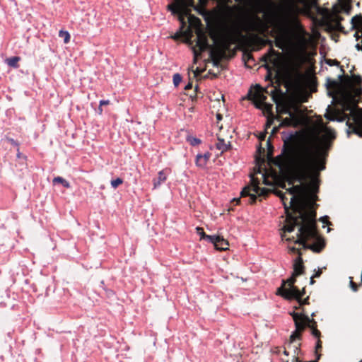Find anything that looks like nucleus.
<instances>
[{"label":"nucleus","mask_w":362,"mask_h":362,"mask_svg":"<svg viewBox=\"0 0 362 362\" xmlns=\"http://www.w3.org/2000/svg\"><path fill=\"white\" fill-rule=\"evenodd\" d=\"M293 273L292 276L286 281H282V285L277 289V294L286 299L293 298H299L300 297V291L293 284L296 282V277Z\"/></svg>","instance_id":"5"},{"label":"nucleus","mask_w":362,"mask_h":362,"mask_svg":"<svg viewBox=\"0 0 362 362\" xmlns=\"http://www.w3.org/2000/svg\"><path fill=\"white\" fill-rule=\"evenodd\" d=\"M276 131H277V129L276 128H274L273 130H272V133H274Z\"/></svg>","instance_id":"52"},{"label":"nucleus","mask_w":362,"mask_h":362,"mask_svg":"<svg viewBox=\"0 0 362 362\" xmlns=\"http://www.w3.org/2000/svg\"><path fill=\"white\" fill-rule=\"evenodd\" d=\"M304 271V266L303 264V259L300 256H298L294 262L293 264V274L294 276H298L302 274Z\"/></svg>","instance_id":"8"},{"label":"nucleus","mask_w":362,"mask_h":362,"mask_svg":"<svg viewBox=\"0 0 362 362\" xmlns=\"http://www.w3.org/2000/svg\"><path fill=\"white\" fill-rule=\"evenodd\" d=\"M59 35L64 38V42L68 43L70 40V35L67 31L60 30Z\"/></svg>","instance_id":"22"},{"label":"nucleus","mask_w":362,"mask_h":362,"mask_svg":"<svg viewBox=\"0 0 362 362\" xmlns=\"http://www.w3.org/2000/svg\"><path fill=\"white\" fill-rule=\"evenodd\" d=\"M192 87V84L191 83H189L188 84H187L185 87V90H189L191 89Z\"/></svg>","instance_id":"39"},{"label":"nucleus","mask_w":362,"mask_h":362,"mask_svg":"<svg viewBox=\"0 0 362 362\" xmlns=\"http://www.w3.org/2000/svg\"><path fill=\"white\" fill-rule=\"evenodd\" d=\"M340 30H341V32H342V31H343V28H342L341 26V28H340Z\"/></svg>","instance_id":"55"},{"label":"nucleus","mask_w":362,"mask_h":362,"mask_svg":"<svg viewBox=\"0 0 362 362\" xmlns=\"http://www.w3.org/2000/svg\"><path fill=\"white\" fill-rule=\"evenodd\" d=\"M216 147L218 150L221 151V153H223L230 148L231 144L230 142L226 143L223 139L218 137V141L216 144Z\"/></svg>","instance_id":"12"},{"label":"nucleus","mask_w":362,"mask_h":362,"mask_svg":"<svg viewBox=\"0 0 362 362\" xmlns=\"http://www.w3.org/2000/svg\"><path fill=\"white\" fill-rule=\"evenodd\" d=\"M327 83H327L328 86H331V85L332 86H337V84L334 81H330L329 80H328Z\"/></svg>","instance_id":"40"},{"label":"nucleus","mask_w":362,"mask_h":362,"mask_svg":"<svg viewBox=\"0 0 362 362\" xmlns=\"http://www.w3.org/2000/svg\"><path fill=\"white\" fill-rule=\"evenodd\" d=\"M270 78V76L268 74L267 76H266V80L269 79Z\"/></svg>","instance_id":"53"},{"label":"nucleus","mask_w":362,"mask_h":362,"mask_svg":"<svg viewBox=\"0 0 362 362\" xmlns=\"http://www.w3.org/2000/svg\"><path fill=\"white\" fill-rule=\"evenodd\" d=\"M346 5L344 3H343L342 1L341 0V6H340L341 12L342 11H345L348 12V11L346 10Z\"/></svg>","instance_id":"37"},{"label":"nucleus","mask_w":362,"mask_h":362,"mask_svg":"<svg viewBox=\"0 0 362 362\" xmlns=\"http://www.w3.org/2000/svg\"><path fill=\"white\" fill-rule=\"evenodd\" d=\"M233 201L236 202L237 204H238L240 202V198H235Z\"/></svg>","instance_id":"45"},{"label":"nucleus","mask_w":362,"mask_h":362,"mask_svg":"<svg viewBox=\"0 0 362 362\" xmlns=\"http://www.w3.org/2000/svg\"><path fill=\"white\" fill-rule=\"evenodd\" d=\"M269 192V189L266 188H261L257 185V184H255L252 186L245 187L240 192V196L243 198L249 197L247 203L252 204L255 203L257 200V195L259 197H266Z\"/></svg>","instance_id":"6"},{"label":"nucleus","mask_w":362,"mask_h":362,"mask_svg":"<svg viewBox=\"0 0 362 362\" xmlns=\"http://www.w3.org/2000/svg\"><path fill=\"white\" fill-rule=\"evenodd\" d=\"M284 354H286V355H288V353H287V351H284Z\"/></svg>","instance_id":"57"},{"label":"nucleus","mask_w":362,"mask_h":362,"mask_svg":"<svg viewBox=\"0 0 362 362\" xmlns=\"http://www.w3.org/2000/svg\"><path fill=\"white\" fill-rule=\"evenodd\" d=\"M299 190L298 186H293L288 190V195L291 196L288 202L285 193L281 191L276 193L287 212L281 238L286 241H293L302 245L304 248L315 252H320L325 246V242L316 230L315 215L306 211L301 206L298 197Z\"/></svg>","instance_id":"1"},{"label":"nucleus","mask_w":362,"mask_h":362,"mask_svg":"<svg viewBox=\"0 0 362 362\" xmlns=\"http://www.w3.org/2000/svg\"><path fill=\"white\" fill-rule=\"evenodd\" d=\"M197 46L199 47V49L203 52L209 48V45L208 42V40L204 35H199L198 40L197 42Z\"/></svg>","instance_id":"13"},{"label":"nucleus","mask_w":362,"mask_h":362,"mask_svg":"<svg viewBox=\"0 0 362 362\" xmlns=\"http://www.w3.org/2000/svg\"><path fill=\"white\" fill-rule=\"evenodd\" d=\"M209 74H213V72H211V71H209Z\"/></svg>","instance_id":"56"},{"label":"nucleus","mask_w":362,"mask_h":362,"mask_svg":"<svg viewBox=\"0 0 362 362\" xmlns=\"http://www.w3.org/2000/svg\"><path fill=\"white\" fill-rule=\"evenodd\" d=\"M248 98L253 99V100H259L260 102L256 103L255 106L257 108H260L261 105L264 103V100H266L267 98H266V96H264V95H262L261 93H252V91L250 90L249 93H248Z\"/></svg>","instance_id":"10"},{"label":"nucleus","mask_w":362,"mask_h":362,"mask_svg":"<svg viewBox=\"0 0 362 362\" xmlns=\"http://www.w3.org/2000/svg\"><path fill=\"white\" fill-rule=\"evenodd\" d=\"M325 117L330 121L339 122V111L329 105L327 106Z\"/></svg>","instance_id":"7"},{"label":"nucleus","mask_w":362,"mask_h":362,"mask_svg":"<svg viewBox=\"0 0 362 362\" xmlns=\"http://www.w3.org/2000/svg\"><path fill=\"white\" fill-rule=\"evenodd\" d=\"M275 90H276V88L272 90L271 91V95L272 96V99H273L274 102L278 105V99L276 98V95L274 93Z\"/></svg>","instance_id":"31"},{"label":"nucleus","mask_w":362,"mask_h":362,"mask_svg":"<svg viewBox=\"0 0 362 362\" xmlns=\"http://www.w3.org/2000/svg\"><path fill=\"white\" fill-rule=\"evenodd\" d=\"M314 278H315V277H314L313 276H312L310 277V284H313L315 283Z\"/></svg>","instance_id":"43"},{"label":"nucleus","mask_w":362,"mask_h":362,"mask_svg":"<svg viewBox=\"0 0 362 362\" xmlns=\"http://www.w3.org/2000/svg\"><path fill=\"white\" fill-rule=\"evenodd\" d=\"M291 315L293 317L296 329L290 336V344H294L297 339H300L302 332H303L306 327H308L310 329L312 336L317 339L315 344V354L316 359L319 360L320 355L318 354V351L322 349V341L320 340L321 332L317 328L316 321L303 314L293 312Z\"/></svg>","instance_id":"4"},{"label":"nucleus","mask_w":362,"mask_h":362,"mask_svg":"<svg viewBox=\"0 0 362 362\" xmlns=\"http://www.w3.org/2000/svg\"><path fill=\"white\" fill-rule=\"evenodd\" d=\"M336 26H337V28H339V22H337Z\"/></svg>","instance_id":"50"},{"label":"nucleus","mask_w":362,"mask_h":362,"mask_svg":"<svg viewBox=\"0 0 362 362\" xmlns=\"http://www.w3.org/2000/svg\"><path fill=\"white\" fill-rule=\"evenodd\" d=\"M167 179V175L165 170H160L158 173V177L154 178L153 182V187L158 188L162 183H163Z\"/></svg>","instance_id":"11"},{"label":"nucleus","mask_w":362,"mask_h":362,"mask_svg":"<svg viewBox=\"0 0 362 362\" xmlns=\"http://www.w3.org/2000/svg\"><path fill=\"white\" fill-rule=\"evenodd\" d=\"M208 162L202 157V153H198L195 158V165L197 167L204 169L206 167Z\"/></svg>","instance_id":"16"},{"label":"nucleus","mask_w":362,"mask_h":362,"mask_svg":"<svg viewBox=\"0 0 362 362\" xmlns=\"http://www.w3.org/2000/svg\"><path fill=\"white\" fill-rule=\"evenodd\" d=\"M17 152H18V153H17V156H18V157H20V156H21V153L19 152V148H17Z\"/></svg>","instance_id":"47"},{"label":"nucleus","mask_w":362,"mask_h":362,"mask_svg":"<svg viewBox=\"0 0 362 362\" xmlns=\"http://www.w3.org/2000/svg\"><path fill=\"white\" fill-rule=\"evenodd\" d=\"M339 5V0H337V3L333 6V8L334 9V11L337 15L339 12V8H338Z\"/></svg>","instance_id":"35"},{"label":"nucleus","mask_w":362,"mask_h":362,"mask_svg":"<svg viewBox=\"0 0 362 362\" xmlns=\"http://www.w3.org/2000/svg\"><path fill=\"white\" fill-rule=\"evenodd\" d=\"M216 118H217L218 120H221L222 115L221 114H217L216 115Z\"/></svg>","instance_id":"44"},{"label":"nucleus","mask_w":362,"mask_h":362,"mask_svg":"<svg viewBox=\"0 0 362 362\" xmlns=\"http://www.w3.org/2000/svg\"><path fill=\"white\" fill-rule=\"evenodd\" d=\"M272 124V122H267V127H269Z\"/></svg>","instance_id":"48"},{"label":"nucleus","mask_w":362,"mask_h":362,"mask_svg":"<svg viewBox=\"0 0 362 362\" xmlns=\"http://www.w3.org/2000/svg\"><path fill=\"white\" fill-rule=\"evenodd\" d=\"M304 293H305V288H303V291H300V295H301L300 297L299 298H293L292 299H296L299 302L300 305L308 304L309 303V298L308 297H307L306 298H305L303 300H302V298H301L303 297V296L304 295Z\"/></svg>","instance_id":"21"},{"label":"nucleus","mask_w":362,"mask_h":362,"mask_svg":"<svg viewBox=\"0 0 362 362\" xmlns=\"http://www.w3.org/2000/svg\"><path fill=\"white\" fill-rule=\"evenodd\" d=\"M351 75L341 65V123L345 122L347 137L356 134L362 138V109L357 107L362 93L359 76Z\"/></svg>","instance_id":"3"},{"label":"nucleus","mask_w":362,"mask_h":362,"mask_svg":"<svg viewBox=\"0 0 362 362\" xmlns=\"http://www.w3.org/2000/svg\"><path fill=\"white\" fill-rule=\"evenodd\" d=\"M173 84L177 86L182 81V76L180 74H175L173 77Z\"/></svg>","instance_id":"23"},{"label":"nucleus","mask_w":362,"mask_h":362,"mask_svg":"<svg viewBox=\"0 0 362 362\" xmlns=\"http://www.w3.org/2000/svg\"><path fill=\"white\" fill-rule=\"evenodd\" d=\"M123 182L122 179L117 177L115 180H112L111 181V186L113 188H117L119 185H121Z\"/></svg>","instance_id":"24"},{"label":"nucleus","mask_w":362,"mask_h":362,"mask_svg":"<svg viewBox=\"0 0 362 362\" xmlns=\"http://www.w3.org/2000/svg\"><path fill=\"white\" fill-rule=\"evenodd\" d=\"M351 21L353 23L354 26H356V25L358 24H362V17L354 16L352 18Z\"/></svg>","instance_id":"25"},{"label":"nucleus","mask_w":362,"mask_h":362,"mask_svg":"<svg viewBox=\"0 0 362 362\" xmlns=\"http://www.w3.org/2000/svg\"><path fill=\"white\" fill-rule=\"evenodd\" d=\"M186 140L193 146H197L202 143V141L199 139L190 135L187 136Z\"/></svg>","instance_id":"18"},{"label":"nucleus","mask_w":362,"mask_h":362,"mask_svg":"<svg viewBox=\"0 0 362 362\" xmlns=\"http://www.w3.org/2000/svg\"><path fill=\"white\" fill-rule=\"evenodd\" d=\"M350 286L354 291H357V285L354 282L353 278L350 277Z\"/></svg>","instance_id":"29"},{"label":"nucleus","mask_w":362,"mask_h":362,"mask_svg":"<svg viewBox=\"0 0 362 362\" xmlns=\"http://www.w3.org/2000/svg\"><path fill=\"white\" fill-rule=\"evenodd\" d=\"M209 57L211 60L213 66L218 67L221 65V53L218 51H216L211 49L209 52Z\"/></svg>","instance_id":"9"},{"label":"nucleus","mask_w":362,"mask_h":362,"mask_svg":"<svg viewBox=\"0 0 362 362\" xmlns=\"http://www.w3.org/2000/svg\"><path fill=\"white\" fill-rule=\"evenodd\" d=\"M203 239L206 240L209 243H211L215 245L216 241H218L219 236L218 235H209L206 233H203Z\"/></svg>","instance_id":"19"},{"label":"nucleus","mask_w":362,"mask_h":362,"mask_svg":"<svg viewBox=\"0 0 362 362\" xmlns=\"http://www.w3.org/2000/svg\"><path fill=\"white\" fill-rule=\"evenodd\" d=\"M8 141L11 144L18 148L19 144L16 141H15L13 139L9 138V139H8Z\"/></svg>","instance_id":"32"},{"label":"nucleus","mask_w":362,"mask_h":362,"mask_svg":"<svg viewBox=\"0 0 362 362\" xmlns=\"http://www.w3.org/2000/svg\"><path fill=\"white\" fill-rule=\"evenodd\" d=\"M284 112L285 113H288L290 115V117H293V113L291 111L288 110H286L284 111Z\"/></svg>","instance_id":"42"},{"label":"nucleus","mask_w":362,"mask_h":362,"mask_svg":"<svg viewBox=\"0 0 362 362\" xmlns=\"http://www.w3.org/2000/svg\"><path fill=\"white\" fill-rule=\"evenodd\" d=\"M214 247L218 250H228V243L226 240L219 236L218 241H216Z\"/></svg>","instance_id":"15"},{"label":"nucleus","mask_w":362,"mask_h":362,"mask_svg":"<svg viewBox=\"0 0 362 362\" xmlns=\"http://www.w3.org/2000/svg\"><path fill=\"white\" fill-rule=\"evenodd\" d=\"M217 76H218V74H213V77H214V78H216Z\"/></svg>","instance_id":"51"},{"label":"nucleus","mask_w":362,"mask_h":362,"mask_svg":"<svg viewBox=\"0 0 362 362\" xmlns=\"http://www.w3.org/2000/svg\"><path fill=\"white\" fill-rule=\"evenodd\" d=\"M339 94V90L337 91V94L334 96L332 95V94L330 92H329V95L332 97V104L335 103L336 105H337L338 103H339V98L338 97Z\"/></svg>","instance_id":"26"},{"label":"nucleus","mask_w":362,"mask_h":362,"mask_svg":"<svg viewBox=\"0 0 362 362\" xmlns=\"http://www.w3.org/2000/svg\"><path fill=\"white\" fill-rule=\"evenodd\" d=\"M327 218H328L327 216H324V217L321 218V221H322L323 223H326L327 225H331V223H329L327 221Z\"/></svg>","instance_id":"36"},{"label":"nucleus","mask_w":362,"mask_h":362,"mask_svg":"<svg viewBox=\"0 0 362 362\" xmlns=\"http://www.w3.org/2000/svg\"><path fill=\"white\" fill-rule=\"evenodd\" d=\"M110 103V100H102L100 101V106H102V105H108Z\"/></svg>","instance_id":"38"},{"label":"nucleus","mask_w":362,"mask_h":362,"mask_svg":"<svg viewBox=\"0 0 362 362\" xmlns=\"http://www.w3.org/2000/svg\"><path fill=\"white\" fill-rule=\"evenodd\" d=\"M296 134L291 132L283 138L281 153L276 158L275 164L281 170L296 173L300 180L310 179L317 188L320 172L325 169V153L317 146L297 148L293 143Z\"/></svg>","instance_id":"2"},{"label":"nucleus","mask_w":362,"mask_h":362,"mask_svg":"<svg viewBox=\"0 0 362 362\" xmlns=\"http://www.w3.org/2000/svg\"><path fill=\"white\" fill-rule=\"evenodd\" d=\"M168 9L172 11L173 13H177L179 12L180 8L177 5L171 4L168 5Z\"/></svg>","instance_id":"27"},{"label":"nucleus","mask_w":362,"mask_h":362,"mask_svg":"<svg viewBox=\"0 0 362 362\" xmlns=\"http://www.w3.org/2000/svg\"><path fill=\"white\" fill-rule=\"evenodd\" d=\"M52 182H53V184H57V183L62 184L63 185V187H64L65 188H67V189L71 187L70 183L66 180L63 178L62 177L58 176V177H54L52 180Z\"/></svg>","instance_id":"17"},{"label":"nucleus","mask_w":362,"mask_h":362,"mask_svg":"<svg viewBox=\"0 0 362 362\" xmlns=\"http://www.w3.org/2000/svg\"><path fill=\"white\" fill-rule=\"evenodd\" d=\"M299 346H300V344H298L296 345H294V347L296 348V350H298Z\"/></svg>","instance_id":"49"},{"label":"nucleus","mask_w":362,"mask_h":362,"mask_svg":"<svg viewBox=\"0 0 362 362\" xmlns=\"http://www.w3.org/2000/svg\"><path fill=\"white\" fill-rule=\"evenodd\" d=\"M291 120L289 118H285L281 123L280 126H290Z\"/></svg>","instance_id":"28"},{"label":"nucleus","mask_w":362,"mask_h":362,"mask_svg":"<svg viewBox=\"0 0 362 362\" xmlns=\"http://www.w3.org/2000/svg\"><path fill=\"white\" fill-rule=\"evenodd\" d=\"M322 274V269H318L317 270L315 269V274L313 275L315 278H318Z\"/></svg>","instance_id":"34"},{"label":"nucleus","mask_w":362,"mask_h":362,"mask_svg":"<svg viewBox=\"0 0 362 362\" xmlns=\"http://www.w3.org/2000/svg\"><path fill=\"white\" fill-rule=\"evenodd\" d=\"M98 112H99V113H100V114H102L103 109H102L101 106H99V107H98Z\"/></svg>","instance_id":"46"},{"label":"nucleus","mask_w":362,"mask_h":362,"mask_svg":"<svg viewBox=\"0 0 362 362\" xmlns=\"http://www.w3.org/2000/svg\"><path fill=\"white\" fill-rule=\"evenodd\" d=\"M314 7L316 9L317 13L320 15L324 21H329L331 18V13L329 9L322 8L317 6L316 4H314Z\"/></svg>","instance_id":"14"},{"label":"nucleus","mask_w":362,"mask_h":362,"mask_svg":"<svg viewBox=\"0 0 362 362\" xmlns=\"http://www.w3.org/2000/svg\"><path fill=\"white\" fill-rule=\"evenodd\" d=\"M257 88L261 89V86L259 85H256Z\"/></svg>","instance_id":"54"},{"label":"nucleus","mask_w":362,"mask_h":362,"mask_svg":"<svg viewBox=\"0 0 362 362\" xmlns=\"http://www.w3.org/2000/svg\"><path fill=\"white\" fill-rule=\"evenodd\" d=\"M20 60V57H12L11 58L7 59V64L8 66L16 68L18 67V62Z\"/></svg>","instance_id":"20"},{"label":"nucleus","mask_w":362,"mask_h":362,"mask_svg":"<svg viewBox=\"0 0 362 362\" xmlns=\"http://www.w3.org/2000/svg\"><path fill=\"white\" fill-rule=\"evenodd\" d=\"M197 233L200 235L201 239H203V233H205L203 228L200 227H197L196 228Z\"/></svg>","instance_id":"33"},{"label":"nucleus","mask_w":362,"mask_h":362,"mask_svg":"<svg viewBox=\"0 0 362 362\" xmlns=\"http://www.w3.org/2000/svg\"><path fill=\"white\" fill-rule=\"evenodd\" d=\"M356 48L358 49V50H361L362 51V45H361L359 43H357L356 45Z\"/></svg>","instance_id":"41"},{"label":"nucleus","mask_w":362,"mask_h":362,"mask_svg":"<svg viewBox=\"0 0 362 362\" xmlns=\"http://www.w3.org/2000/svg\"><path fill=\"white\" fill-rule=\"evenodd\" d=\"M211 153L207 151L204 153L202 154V157L204 158V160H206L207 162L209 160L210 158H211Z\"/></svg>","instance_id":"30"}]
</instances>
